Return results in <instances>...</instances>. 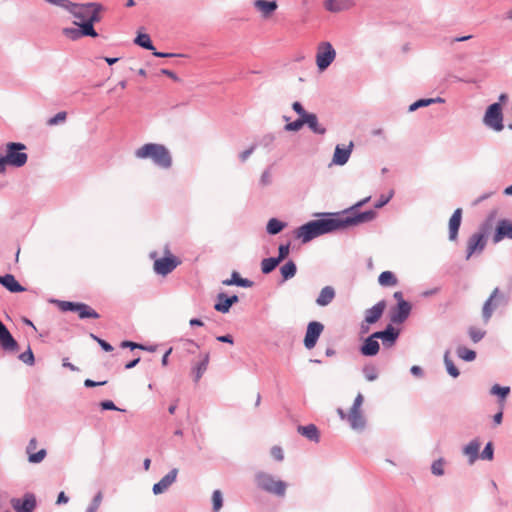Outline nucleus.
Returning <instances> with one entry per match:
<instances>
[{
    "mask_svg": "<svg viewBox=\"0 0 512 512\" xmlns=\"http://www.w3.org/2000/svg\"><path fill=\"white\" fill-rule=\"evenodd\" d=\"M375 216L376 213L370 210L362 213H357L352 216L329 217L313 220L300 226L295 231V236L298 239H301L303 243H307L312 239L323 234L330 233L349 226L358 225L360 223L369 222L373 220Z\"/></svg>",
    "mask_w": 512,
    "mask_h": 512,
    "instance_id": "obj_1",
    "label": "nucleus"
},
{
    "mask_svg": "<svg viewBox=\"0 0 512 512\" xmlns=\"http://www.w3.org/2000/svg\"><path fill=\"white\" fill-rule=\"evenodd\" d=\"M0 284L12 293L24 292L26 290L12 274L0 276Z\"/></svg>",
    "mask_w": 512,
    "mask_h": 512,
    "instance_id": "obj_26",
    "label": "nucleus"
},
{
    "mask_svg": "<svg viewBox=\"0 0 512 512\" xmlns=\"http://www.w3.org/2000/svg\"><path fill=\"white\" fill-rule=\"evenodd\" d=\"M411 312V305L405 300L397 303L396 308L393 309L391 314V321L393 323H402L407 319Z\"/></svg>",
    "mask_w": 512,
    "mask_h": 512,
    "instance_id": "obj_17",
    "label": "nucleus"
},
{
    "mask_svg": "<svg viewBox=\"0 0 512 512\" xmlns=\"http://www.w3.org/2000/svg\"><path fill=\"white\" fill-rule=\"evenodd\" d=\"M377 337H374V333L369 336L361 347V353L365 356H374L379 352V343Z\"/></svg>",
    "mask_w": 512,
    "mask_h": 512,
    "instance_id": "obj_28",
    "label": "nucleus"
},
{
    "mask_svg": "<svg viewBox=\"0 0 512 512\" xmlns=\"http://www.w3.org/2000/svg\"><path fill=\"white\" fill-rule=\"evenodd\" d=\"M255 8L261 13L263 18H269L278 8L276 1L256 0Z\"/></svg>",
    "mask_w": 512,
    "mask_h": 512,
    "instance_id": "obj_25",
    "label": "nucleus"
},
{
    "mask_svg": "<svg viewBox=\"0 0 512 512\" xmlns=\"http://www.w3.org/2000/svg\"><path fill=\"white\" fill-rule=\"evenodd\" d=\"M254 151V147H250L249 149L243 151L241 154H240V159L241 161H246L248 159V157L253 153Z\"/></svg>",
    "mask_w": 512,
    "mask_h": 512,
    "instance_id": "obj_62",
    "label": "nucleus"
},
{
    "mask_svg": "<svg viewBox=\"0 0 512 512\" xmlns=\"http://www.w3.org/2000/svg\"><path fill=\"white\" fill-rule=\"evenodd\" d=\"M36 448H37V440L35 438H32L29 441V444L26 448V452L28 454V460L31 463H40L46 457L45 449H41L38 452H35Z\"/></svg>",
    "mask_w": 512,
    "mask_h": 512,
    "instance_id": "obj_23",
    "label": "nucleus"
},
{
    "mask_svg": "<svg viewBox=\"0 0 512 512\" xmlns=\"http://www.w3.org/2000/svg\"><path fill=\"white\" fill-rule=\"evenodd\" d=\"M324 7L330 12H340L346 8V5L338 0H326Z\"/></svg>",
    "mask_w": 512,
    "mask_h": 512,
    "instance_id": "obj_38",
    "label": "nucleus"
},
{
    "mask_svg": "<svg viewBox=\"0 0 512 512\" xmlns=\"http://www.w3.org/2000/svg\"><path fill=\"white\" fill-rule=\"evenodd\" d=\"M298 432L308 438L309 440L319 441V432L317 427L314 424H309L307 426H299Z\"/></svg>",
    "mask_w": 512,
    "mask_h": 512,
    "instance_id": "obj_34",
    "label": "nucleus"
},
{
    "mask_svg": "<svg viewBox=\"0 0 512 512\" xmlns=\"http://www.w3.org/2000/svg\"><path fill=\"white\" fill-rule=\"evenodd\" d=\"M46 1L51 4L63 7L65 9H67V7L69 6V2H70L68 0H46Z\"/></svg>",
    "mask_w": 512,
    "mask_h": 512,
    "instance_id": "obj_59",
    "label": "nucleus"
},
{
    "mask_svg": "<svg viewBox=\"0 0 512 512\" xmlns=\"http://www.w3.org/2000/svg\"><path fill=\"white\" fill-rule=\"evenodd\" d=\"M304 118H299L285 125L287 131H299L304 126Z\"/></svg>",
    "mask_w": 512,
    "mask_h": 512,
    "instance_id": "obj_49",
    "label": "nucleus"
},
{
    "mask_svg": "<svg viewBox=\"0 0 512 512\" xmlns=\"http://www.w3.org/2000/svg\"><path fill=\"white\" fill-rule=\"evenodd\" d=\"M462 220V209L457 208L449 219V239L455 241L457 239L458 230Z\"/></svg>",
    "mask_w": 512,
    "mask_h": 512,
    "instance_id": "obj_22",
    "label": "nucleus"
},
{
    "mask_svg": "<svg viewBox=\"0 0 512 512\" xmlns=\"http://www.w3.org/2000/svg\"><path fill=\"white\" fill-rule=\"evenodd\" d=\"M292 108L299 115V118H305L306 115L309 114L308 112L305 111V109L303 108V106L299 102H294L292 104Z\"/></svg>",
    "mask_w": 512,
    "mask_h": 512,
    "instance_id": "obj_54",
    "label": "nucleus"
},
{
    "mask_svg": "<svg viewBox=\"0 0 512 512\" xmlns=\"http://www.w3.org/2000/svg\"><path fill=\"white\" fill-rule=\"evenodd\" d=\"M101 407L104 410H118L112 401H104L101 403Z\"/></svg>",
    "mask_w": 512,
    "mask_h": 512,
    "instance_id": "obj_60",
    "label": "nucleus"
},
{
    "mask_svg": "<svg viewBox=\"0 0 512 512\" xmlns=\"http://www.w3.org/2000/svg\"><path fill=\"white\" fill-rule=\"evenodd\" d=\"M363 395L358 394L354 400V403L347 414V420L354 430H362L365 427L366 421L362 413L361 407L363 405Z\"/></svg>",
    "mask_w": 512,
    "mask_h": 512,
    "instance_id": "obj_8",
    "label": "nucleus"
},
{
    "mask_svg": "<svg viewBox=\"0 0 512 512\" xmlns=\"http://www.w3.org/2000/svg\"><path fill=\"white\" fill-rule=\"evenodd\" d=\"M178 469H172L167 475H165L158 483L154 484L153 492L155 494L163 493L171 486L177 477Z\"/></svg>",
    "mask_w": 512,
    "mask_h": 512,
    "instance_id": "obj_20",
    "label": "nucleus"
},
{
    "mask_svg": "<svg viewBox=\"0 0 512 512\" xmlns=\"http://www.w3.org/2000/svg\"><path fill=\"white\" fill-rule=\"evenodd\" d=\"M378 282L383 287H391L398 284V279L391 271H384L379 275Z\"/></svg>",
    "mask_w": 512,
    "mask_h": 512,
    "instance_id": "obj_35",
    "label": "nucleus"
},
{
    "mask_svg": "<svg viewBox=\"0 0 512 512\" xmlns=\"http://www.w3.org/2000/svg\"><path fill=\"white\" fill-rule=\"evenodd\" d=\"M509 392H510L509 387H501L498 384H495L491 388V394L499 396L501 398V402H504V400L507 397V395L509 394Z\"/></svg>",
    "mask_w": 512,
    "mask_h": 512,
    "instance_id": "obj_44",
    "label": "nucleus"
},
{
    "mask_svg": "<svg viewBox=\"0 0 512 512\" xmlns=\"http://www.w3.org/2000/svg\"><path fill=\"white\" fill-rule=\"evenodd\" d=\"M209 353H204L200 355V360L198 363L195 364V366L192 369V374L194 376V381L198 382L202 375L207 370L208 364H209Z\"/></svg>",
    "mask_w": 512,
    "mask_h": 512,
    "instance_id": "obj_27",
    "label": "nucleus"
},
{
    "mask_svg": "<svg viewBox=\"0 0 512 512\" xmlns=\"http://www.w3.org/2000/svg\"><path fill=\"white\" fill-rule=\"evenodd\" d=\"M353 148V142H350L346 148L339 145L336 146L332 162L336 165H344L350 158Z\"/></svg>",
    "mask_w": 512,
    "mask_h": 512,
    "instance_id": "obj_21",
    "label": "nucleus"
},
{
    "mask_svg": "<svg viewBox=\"0 0 512 512\" xmlns=\"http://www.w3.org/2000/svg\"><path fill=\"white\" fill-rule=\"evenodd\" d=\"M504 238L512 239V222L506 219L498 221L493 235V242L498 243Z\"/></svg>",
    "mask_w": 512,
    "mask_h": 512,
    "instance_id": "obj_16",
    "label": "nucleus"
},
{
    "mask_svg": "<svg viewBox=\"0 0 512 512\" xmlns=\"http://www.w3.org/2000/svg\"><path fill=\"white\" fill-rule=\"evenodd\" d=\"M67 10L70 11L81 24H90L93 26L94 23L101 20L100 12L102 6L97 3L75 4L69 2Z\"/></svg>",
    "mask_w": 512,
    "mask_h": 512,
    "instance_id": "obj_3",
    "label": "nucleus"
},
{
    "mask_svg": "<svg viewBox=\"0 0 512 512\" xmlns=\"http://www.w3.org/2000/svg\"><path fill=\"white\" fill-rule=\"evenodd\" d=\"M496 214V211H492L482 226V232L474 233L468 239L466 257L467 259H469L475 252H481L484 249L486 245L485 234L488 232L489 229L492 228V222L495 219Z\"/></svg>",
    "mask_w": 512,
    "mask_h": 512,
    "instance_id": "obj_6",
    "label": "nucleus"
},
{
    "mask_svg": "<svg viewBox=\"0 0 512 512\" xmlns=\"http://www.w3.org/2000/svg\"><path fill=\"white\" fill-rule=\"evenodd\" d=\"M91 337L97 341V343L102 347L103 350H105L106 352H111L113 350V347L106 341H104L103 339H100L98 338L97 336H95L94 334H91Z\"/></svg>",
    "mask_w": 512,
    "mask_h": 512,
    "instance_id": "obj_55",
    "label": "nucleus"
},
{
    "mask_svg": "<svg viewBox=\"0 0 512 512\" xmlns=\"http://www.w3.org/2000/svg\"><path fill=\"white\" fill-rule=\"evenodd\" d=\"M500 291L498 288H495L493 292L491 293L490 297L486 300V302L483 305L482 308V317L484 319V322L487 323L494 310L498 307V299L500 298Z\"/></svg>",
    "mask_w": 512,
    "mask_h": 512,
    "instance_id": "obj_14",
    "label": "nucleus"
},
{
    "mask_svg": "<svg viewBox=\"0 0 512 512\" xmlns=\"http://www.w3.org/2000/svg\"><path fill=\"white\" fill-rule=\"evenodd\" d=\"M289 252H290L289 244L280 245L279 246V255H278L277 259H280V262L283 261L289 255Z\"/></svg>",
    "mask_w": 512,
    "mask_h": 512,
    "instance_id": "obj_53",
    "label": "nucleus"
},
{
    "mask_svg": "<svg viewBox=\"0 0 512 512\" xmlns=\"http://www.w3.org/2000/svg\"><path fill=\"white\" fill-rule=\"evenodd\" d=\"M260 183L262 186H267L271 183V173L269 171H264L260 178Z\"/></svg>",
    "mask_w": 512,
    "mask_h": 512,
    "instance_id": "obj_58",
    "label": "nucleus"
},
{
    "mask_svg": "<svg viewBox=\"0 0 512 512\" xmlns=\"http://www.w3.org/2000/svg\"><path fill=\"white\" fill-rule=\"evenodd\" d=\"M280 263V259L277 258H265L261 262V270L264 274L272 272Z\"/></svg>",
    "mask_w": 512,
    "mask_h": 512,
    "instance_id": "obj_37",
    "label": "nucleus"
},
{
    "mask_svg": "<svg viewBox=\"0 0 512 512\" xmlns=\"http://www.w3.org/2000/svg\"><path fill=\"white\" fill-rule=\"evenodd\" d=\"M283 228H284V224L275 218H272L268 221L267 232L269 234H272V235L278 234L279 232L282 231Z\"/></svg>",
    "mask_w": 512,
    "mask_h": 512,
    "instance_id": "obj_40",
    "label": "nucleus"
},
{
    "mask_svg": "<svg viewBox=\"0 0 512 512\" xmlns=\"http://www.w3.org/2000/svg\"><path fill=\"white\" fill-rule=\"evenodd\" d=\"M480 446L481 443L477 439L472 440L469 444L465 446L464 454L469 458L470 464H473L478 458Z\"/></svg>",
    "mask_w": 512,
    "mask_h": 512,
    "instance_id": "obj_30",
    "label": "nucleus"
},
{
    "mask_svg": "<svg viewBox=\"0 0 512 512\" xmlns=\"http://www.w3.org/2000/svg\"><path fill=\"white\" fill-rule=\"evenodd\" d=\"M138 159H151L157 166L168 169L172 165L169 150L162 144L147 143L135 150Z\"/></svg>",
    "mask_w": 512,
    "mask_h": 512,
    "instance_id": "obj_2",
    "label": "nucleus"
},
{
    "mask_svg": "<svg viewBox=\"0 0 512 512\" xmlns=\"http://www.w3.org/2000/svg\"><path fill=\"white\" fill-rule=\"evenodd\" d=\"M431 470L434 475L442 476L444 474V461L442 459L434 461Z\"/></svg>",
    "mask_w": 512,
    "mask_h": 512,
    "instance_id": "obj_47",
    "label": "nucleus"
},
{
    "mask_svg": "<svg viewBox=\"0 0 512 512\" xmlns=\"http://www.w3.org/2000/svg\"><path fill=\"white\" fill-rule=\"evenodd\" d=\"M135 43L148 50L155 49L148 34H138V36L135 39Z\"/></svg>",
    "mask_w": 512,
    "mask_h": 512,
    "instance_id": "obj_39",
    "label": "nucleus"
},
{
    "mask_svg": "<svg viewBox=\"0 0 512 512\" xmlns=\"http://www.w3.org/2000/svg\"><path fill=\"white\" fill-rule=\"evenodd\" d=\"M239 301L237 295L227 296L225 293H219L217 296V303L214 309L221 313H228L231 306Z\"/></svg>",
    "mask_w": 512,
    "mask_h": 512,
    "instance_id": "obj_19",
    "label": "nucleus"
},
{
    "mask_svg": "<svg viewBox=\"0 0 512 512\" xmlns=\"http://www.w3.org/2000/svg\"><path fill=\"white\" fill-rule=\"evenodd\" d=\"M393 192L391 191L387 196L382 195L375 203V208H381L386 205L392 198Z\"/></svg>",
    "mask_w": 512,
    "mask_h": 512,
    "instance_id": "obj_56",
    "label": "nucleus"
},
{
    "mask_svg": "<svg viewBox=\"0 0 512 512\" xmlns=\"http://www.w3.org/2000/svg\"><path fill=\"white\" fill-rule=\"evenodd\" d=\"M336 52L329 42H322L316 53V64L319 70L324 71L334 61Z\"/></svg>",
    "mask_w": 512,
    "mask_h": 512,
    "instance_id": "obj_10",
    "label": "nucleus"
},
{
    "mask_svg": "<svg viewBox=\"0 0 512 512\" xmlns=\"http://www.w3.org/2000/svg\"><path fill=\"white\" fill-rule=\"evenodd\" d=\"M468 332H469L470 338L475 343L479 342L485 335V331H483L477 327H470Z\"/></svg>",
    "mask_w": 512,
    "mask_h": 512,
    "instance_id": "obj_46",
    "label": "nucleus"
},
{
    "mask_svg": "<svg viewBox=\"0 0 512 512\" xmlns=\"http://www.w3.org/2000/svg\"><path fill=\"white\" fill-rule=\"evenodd\" d=\"M25 145L21 143L10 142L7 144V154L0 158V173L5 171L6 165L21 167L27 162V154L22 152Z\"/></svg>",
    "mask_w": 512,
    "mask_h": 512,
    "instance_id": "obj_4",
    "label": "nucleus"
},
{
    "mask_svg": "<svg viewBox=\"0 0 512 512\" xmlns=\"http://www.w3.org/2000/svg\"><path fill=\"white\" fill-rule=\"evenodd\" d=\"M304 124H307L308 127L316 134L323 135L326 132V129L319 124L318 118L314 113H309L306 115L304 118Z\"/></svg>",
    "mask_w": 512,
    "mask_h": 512,
    "instance_id": "obj_32",
    "label": "nucleus"
},
{
    "mask_svg": "<svg viewBox=\"0 0 512 512\" xmlns=\"http://www.w3.org/2000/svg\"><path fill=\"white\" fill-rule=\"evenodd\" d=\"M164 254L163 258L156 259L153 264L154 271L163 276L171 273L181 263V261L170 252L167 246L165 247Z\"/></svg>",
    "mask_w": 512,
    "mask_h": 512,
    "instance_id": "obj_9",
    "label": "nucleus"
},
{
    "mask_svg": "<svg viewBox=\"0 0 512 512\" xmlns=\"http://www.w3.org/2000/svg\"><path fill=\"white\" fill-rule=\"evenodd\" d=\"M222 283L226 286L237 285L241 287H251L253 285L252 281L240 277L239 273L236 271L232 272L230 279L223 280Z\"/></svg>",
    "mask_w": 512,
    "mask_h": 512,
    "instance_id": "obj_33",
    "label": "nucleus"
},
{
    "mask_svg": "<svg viewBox=\"0 0 512 512\" xmlns=\"http://www.w3.org/2000/svg\"><path fill=\"white\" fill-rule=\"evenodd\" d=\"M213 511L218 512L223 505V496L220 490H215L212 494Z\"/></svg>",
    "mask_w": 512,
    "mask_h": 512,
    "instance_id": "obj_43",
    "label": "nucleus"
},
{
    "mask_svg": "<svg viewBox=\"0 0 512 512\" xmlns=\"http://www.w3.org/2000/svg\"><path fill=\"white\" fill-rule=\"evenodd\" d=\"M257 486L274 495L283 497L286 493L287 484L273 475L266 472H259L255 476Z\"/></svg>",
    "mask_w": 512,
    "mask_h": 512,
    "instance_id": "obj_5",
    "label": "nucleus"
},
{
    "mask_svg": "<svg viewBox=\"0 0 512 512\" xmlns=\"http://www.w3.org/2000/svg\"><path fill=\"white\" fill-rule=\"evenodd\" d=\"M77 304L78 303H75V302L63 301L60 304V308L63 311H73V312H75Z\"/></svg>",
    "mask_w": 512,
    "mask_h": 512,
    "instance_id": "obj_57",
    "label": "nucleus"
},
{
    "mask_svg": "<svg viewBox=\"0 0 512 512\" xmlns=\"http://www.w3.org/2000/svg\"><path fill=\"white\" fill-rule=\"evenodd\" d=\"M483 123L494 131L500 132L503 130V113L500 103H493L487 108Z\"/></svg>",
    "mask_w": 512,
    "mask_h": 512,
    "instance_id": "obj_7",
    "label": "nucleus"
},
{
    "mask_svg": "<svg viewBox=\"0 0 512 512\" xmlns=\"http://www.w3.org/2000/svg\"><path fill=\"white\" fill-rule=\"evenodd\" d=\"M75 312L78 314L79 318H93L98 319L100 315L89 305L85 303H78L76 306Z\"/></svg>",
    "mask_w": 512,
    "mask_h": 512,
    "instance_id": "obj_31",
    "label": "nucleus"
},
{
    "mask_svg": "<svg viewBox=\"0 0 512 512\" xmlns=\"http://www.w3.org/2000/svg\"><path fill=\"white\" fill-rule=\"evenodd\" d=\"M385 308H386L385 301L378 302L372 308L366 310L365 321L368 324L376 323L381 318Z\"/></svg>",
    "mask_w": 512,
    "mask_h": 512,
    "instance_id": "obj_24",
    "label": "nucleus"
},
{
    "mask_svg": "<svg viewBox=\"0 0 512 512\" xmlns=\"http://www.w3.org/2000/svg\"><path fill=\"white\" fill-rule=\"evenodd\" d=\"M457 355L465 361H473L476 358V353L466 347H458Z\"/></svg>",
    "mask_w": 512,
    "mask_h": 512,
    "instance_id": "obj_42",
    "label": "nucleus"
},
{
    "mask_svg": "<svg viewBox=\"0 0 512 512\" xmlns=\"http://www.w3.org/2000/svg\"><path fill=\"white\" fill-rule=\"evenodd\" d=\"M161 73L163 75H166L168 76L169 78L173 79L174 81H177L178 80V77L176 76V74L173 72V71H170L168 69H162L161 70Z\"/></svg>",
    "mask_w": 512,
    "mask_h": 512,
    "instance_id": "obj_64",
    "label": "nucleus"
},
{
    "mask_svg": "<svg viewBox=\"0 0 512 512\" xmlns=\"http://www.w3.org/2000/svg\"><path fill=\"white\" fill-rule=\"evenodd\" d=\"M435 102H443V99L441 98H436V99H420L416 102H414L411 106H410V111H414L420 107H425V106H428L429 104L431 103H435Z\"/></svg>",
    "mask_w": 512,
    "mask_h": 512,
    "instance_id": "obj_45",
    "label": "nucleus"
},
{
    "mask_svg": "<svg viewBox=\"0 0 512 512\" xmlns=\"http://www.w3.org/2000/svg\"><path fill=\"white\" fill-rule=\"evenodd\" d=\"M67 118V113L65 111L58 112L54 117L50 118L47 121L49 126L57 125L58 123L65 122Z\"/></svg>",
    "mask_w": 512,
    "mask_h": 512,
    "instance_id": "obj_48",
    "label": "nucleus"
},
{
    "mask_svg": "<svg viewBox=\"0 0 512 512\" xmlns=\"http://www.w3.org/2000/svg\"><path fill=\"white\" fill-rule=\"evenodd\" d=\"M0 345L5 351L15 352L18 350V343L13 338L6 326L0 321Z\"/></svg>",
    "mask_w": 512,
    "mask_h": 512,
    "instance_id": "obj_15",
    "label": "nucleus"
},
{
    "mask_svg": "<svg viewBox=\"0 0 512 512\" xmlns=\"http://www.w3.org/2000/svg\"><path fill=\"white\" fill-rule=\"evenodd\" d=\"M271 456L278 462H281L284 460V451L282 447L275 445L270 450Z\"/></svg>",
    "mask_w": 512,
    "mask_h": 512,
    "instance_id": "obj_51",
    "label": "nucleus"
},
{
    "mask_svg": "<svg viewBox=\"0 0 512 512\" xmlns=\"http://www.w3.org/2000/svg\"><path fill=\"white\" fill-rule=\"evenodd\" d=\"M399 336V331L395 329L392 325H388L384 331H378L374 333V337L382 340V343L386 347H391L394 345L395 341Z\"/></svg>",
    "mask_w": 512,
    "mask_h": 512,
    "instance_id": "obj_18",
    "label": "nucleus"
},
{
    "mask_svg": "<svg viewBox=\"0 0 512 512\" xmlns=\"http://www.w3.org/2000/svg\"><path fill=\"white\" fill-rule=\"evenodd\" d=\"M74 24L79 26V28H64L63 34L71 39V40H77L84 36H90V37H97L98 34L94 29V26L90 24H81L78 21H74Z\"/></svg>",
    "mask_w": 512,
    "mask_h": 512,
    "instance_id": "obj_11",
    "label": "nucleus"
},
{
    "mask_svg": "<svg viewBox=\"0 0 512 512\" xmlns=\"http://www.w3.org/2000/svg\"><path fill=\"white\" fill-rule=\"evenodd\" d=\"M444 363H445V366H446V369H447V372L454 378L458 377L459 376V370L457 369V367L455 366L454 362L452 361V359L449 357V353L446 352L445 355H444Z\"/></svg>",
    "mask_w": 512,
    "mask_h": 512,
    "instance_id": "obj_41",
    "label": "nucleus"
},
{
    "mask_svg": "<svg viewBox=\"0 0 512 512\" xmlns=\"http://www.w3.org/2000/svg\"><path fill=\"white\" fill-rule=\"evenodd\" d=\"M335 298V290L331 286H325L319 293V296L316 299V303L319 306H327L329 305L333 299Z\"/></svg>",
    "mask_w": 512,
    "mask_h": 512,
    "instance_id": "obj_29",
    "label": "nucleus"
},
{
    "mask_svg": "<svg viewBox=\"0 0 512 512\" xmlns=\"http://www.w3.org/2000/svg\"><path fill=\"white\" fill-rule=\"evenodd\" d=\"M324 330V326L322 323L318 321H312L308 324L305 338H304V346L307 349H312L315 347L317 340L321 333Z\"/></svg>",
    "mask_w": 512,
    "mask_h": 512,
    "instance_id": "obj_12",
    "label": "nucleus"
},
{
    "mask_svg": "<svg viewBox=\"0 0 512 512\" xmlns=\"http://www.w3.org/2000/svg\"><path fill=\"white\" fill-rule=\"evenodd\" d=\"M106 383H107L106 381L95 382L91 379H86L84 382V385L86 387H95V386L105 385Z\"/></svg>",
    "mask_w": 512,
    "mask_h": 512,
    "instance_id": "obj_61",
    "label": "nucleus"
},
{
    "mask_svg": "<svg viewBox=\"0 0 512 512\" xmlns=\"http://www.w3.org/2000/svg\"><path fill=\"white\" fill-rule=\"evenodd\" d=\"M11 505L16 512H33L36 507V498L33 494H25L23 499H11Z\"/></svg>",
    "mask_w": 512,
    "mask_h": 512,
    "instance_id": "obj_13",
    "label": "nucleus"
},
{
    "mask_svg": "<svg viewBox=\"0 0 512 512\" xmlns=\"http://www.w3.org/2000/svg\"><path fill=\"white\" fill-rule=\"evenodd\" d=\"M493 445L491 442L487 443L484 450L482 451L480 457L485 460H492L493 459Z\"/></svg>",
    "mask_w": 512,
    "mask_h": 512,
    "instance_id": "obj_52",
    "label": "nucleus"
},
{
    "mask_svg": "<svg viewBox=\"0 0 512 512\" xmlns=\"http://www.w3.org/2000/svg\"><path fill=\"white\" fill-rule=\"evenodd\" d=\"M296 270H297V268L293 261H288L280 269L281 275L284 280H288V279L294 277L296 274Z\"/></svg>",
    "mask_w": 512,
    "mask_h": 512,
    "instance_id": "obj_36",
    "label": "nucleus"
},
{
    "mask_svg": "<svg viewBox=\"0 0 512 512\" xmlns=\"http://www.w3.org/2000/svg\"><path fill=\"white\" fill-rule=\"evenodd\" d=\"M19 359L24 362L25 364H28V365H33L34 364V354L32 352V350L30 348H28L27 351L21 353L19 355Z\"/></svg>",
    "mask_w": 512,
    "mask_h": 512,
    "instance_id": "obj_50",
    "label": "nucleus"
},
{
    "mask_svg": "<svg viewBox=\"0 0 512 512\" xmlns=\"http://www.w3.org/2000/svg\"><path fill=\"white\" fill-rule=\"evenodd\" d=\"M411 373L417 377H421L423 375L422 368L417 365L411 367Z\"/></svg>",
    "mask_w": 512,
    "mask_h": 512,
    "instance_id": "obj_63",
    "label": "nucleus"
}]
</instances>
